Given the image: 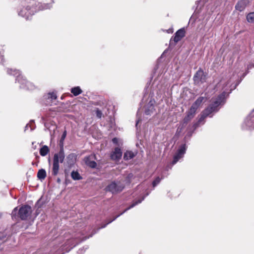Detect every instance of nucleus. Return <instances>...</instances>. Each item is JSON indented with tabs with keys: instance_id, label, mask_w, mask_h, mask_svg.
Segmentation results:
<instances>
[{
	"instance_id": "4c0bfd02",
	"label": "nucleus",
	"mask_w": 254,
	"mask_h": 254,
	"mask_svg": "<svg viewBox=\"0 0 254 254\" xmlns=\"http://www.w3.org/2000/svg\"><path fill=\"white\" fill-rule=\"evenodd\" d=\"M132 175L131 174H129L128 176V178H131L132 177Z\"/></svg>"
},
{
	"instance_id": "a19ab883",
	"label": "nucleus",
	"mask_w": 254,
	"mask_h": 254,
	"mask_svg": "<svg viewBox=\"0 0 254 254\" xmlns=\"http://www.w3.org/2000/svg\"><path fill=\"white\" fill-rule=\"evenodd\" d=\"M137 117H138V116H139V112H138H138L137 113Z\"/></svg>"
},
{
	"instance_id": "9b49d317",
	"label": "nucleus",
	"mask_w": 254,
	"mask_h": 254,
	"mask_svg": "<svg viewBox=\"0 0 254 254\" xmlns=\"http://www.w3.org/2000/svg\"><path fill=\"white\" fill-rule=\"evenodd\" d=\"M249 0H240L235 6L236 10L240 12L243 11L249 4Z\"/></svg>"
},
{
	"instance_id": "39448f33",
	"label": "nucleus",
	"mask_w": 254,
	"mask_h": 254,
	"mask_svg": "<svg viewBox=\"0 0 254 254\" xmlns=\"http://www.w3.org/2000/svg\"><path fill=\"white\" fill-rule=\"evenodd\" d=\"M155 101L152 97H149L144 106V113L146 115H151L154 113Z\"/></svg>"
},
{
	"instance_id": "72a5a7b5",
	"label": "nucleus",
	"mask_w": 254,
	"mask_h": 254,
	"mask_svg": "<svg viewBox=\"0 0 254 254\" xmlns=\"http://www.w3.org/2000/svg\"><path fill=\"white\" fill-rule=\"evenodd\" d=\"M113 220V219L112 220H111L109 221V222H108L106 224H105V225H104V226H102V227H101V228H104V227H106V226L107 224H109V223H111L112 221H113L114 220ZM99 229H101V227H99Z\"/></svg>"
},
{
	"instance_id": "bb28decb",
	"label": "nucleus",
	"mask_w": 254,
	"mask_h": 254,
	"mask_svg": "<svg viewBox=\"0 0 254 254\" xmlns=\"http://www.w3.org/2000/svg\"><path fill=\"white\" fill-rule=\"evenodd\" d=\"M162 179V178H160V177H157L154 181L152 182V186L153 187H155L158 184H159L161 180Z\"/></svg>"
},
{
	"instance_id": "4be33fe9",
	"label": "nucleus",
	"mask_w": 254,
	"mask_h": 254,
	"mask_svg": "<svg viewBox=\"0 0 254 254\" xmlns=\"http://www.w3.org/2000/svg\"><path fill=\"white\" fill-rule=\"evenodd\" d=\"M46 177V172L44 169H41L37 173V177L40 180L44 179Z\"/></svg>"
},
{
	"instance_id": "b1692460",
	"label": "nucleus",
	"mask_w": 254,
	"mask_h": 254,
	"mask_svg": "<svg viewBox=\"0 0 254 254\" xmlns=\"http://www.w3.org/2000/svg\"><path fill=\"white\" fill-rule=\"evenodd\" d=\"M71 177L74 180H79L81 179V177L77 171H72L71 173Z\"/></svg>"
},
{
	"instance_id": "c9c22d12",
	"label": "nucleus",
	"mask_w": 254,
	"mask_h": 254,
	"mask_svg": "<svg viewBox=\"0 0 254 254\" xmlns=\"http://www.w3.org/2000/svg\"><path fill=\"white\" fill-rule=\"evenodd\" d=\"M141 121V120L138 118V119L136 121V126L137 127L138 126V124H139V122Z\"/></svg>"
},
{
	"instance_id": "2f4dec72",
	"label": "nucleus",
	"mask_w": 254,
	"mask_h": 254,
	"mask_svg": "<svg viewBox=\"0 0 254 254\" xmlns=\"http://www.w3.org/2000/svg\"><path fill=\"white\" fill-rule=\"evenodd\" d=\"M66 131H64V133H63L62 134V137H61V140H64L66 136Z\"/></svg>"
},
{
	"instance_id": "f257e3e1",
	"label": "nucleus",
	"mask_w": 254,
	"mask_h": 254,
	"mask_svg": "<svg viewBox=\"0 0 254 254\" xmlns=\"http://www.w3.org/2000/svg\"><path fill=\"white\" fill-rule=\"evenodd\" d=\"M233 81L234 79L230 75H227L221 78L216 85L215 88L217 91H221L222 93L217 97L212 99L211 104L202 112L197 123L195 125V127L201 123L203 124L204 119L207 117H211L213 113L219 110V106L224 104L226 96L236 87V85H233Z\"/></svg>"
},
{
	"instance_id": "c85d7f7f",
	"label": "nucleus",
	"mask_w": 254,
	"mask_h": 254,
	"mask_svg": "<svg viewBox=\"0 0 254 254\" xmlns=\"http://www.w3.org/2000/svg\"><path fill=\"white\" fill-rule=\"evenodd\" d=\"M96 115L99 118H101V116H102V112L99 110H96Z\"/></svg>"
},
{
	"instance_id": "6e6552de",
	"label": "nucleus",
	"mask_w": 254,
	"mask_h": 254,
	"mask_svg": "<svg viewBox=\"0 0 254 254\" xmlns=\"http://www.w3.org/2000/svg\"><path fill=\"white\" fill-rule=\"evenodd\" d=\"M243 127L245 129L254 128V110L245 120Z\"/></svg>"
},
{
	"instance_id": "7ed1b4c3",
	"label": "nucleus",
	"mask_w": 254,
	"mask_h": 254,
	"mask_svg": "<svg viewBox=\"0 0 254 254\" xmlns=\"http://www.w3.org/2000/svg\"><path fill=\"white\" fill-rule=\"evenodd\" d=\"M65 155L64 149L62 148L60 151L54 154L53 158V163L52 167V174L53 176H57L59 171V163H62L64 159Z\"/></svg>"
},
{
	"instance_id": "ea45409f",
	"label": "nucleus",
	"mask_w": 254,
	"mask_h": 254,
	"mask_svg": "<svg viewBox=\"0 0 254 254\" xmlns=\"http://www.w3.org/2000/svg\"><path fill=\"white\" fill-rule=\"evenodd\" d=\"M45 127H46L47 128H48V127H47V124H45Z\"/></svg>"
},
{
	"instance_id": "0eeeda50",
	"label": "nucleus",
	"mask_w": 254,
	"mask_h": 254,
	"mask_svg": "<svg viewBox=\"0 0 254 254\" xmlns=\"http://www.w3.org/2000/svg\"><path fill=\"white\" fill-rule=\"evenodd\" d=\"M31 207L28 205H23L19 209L18 214L22 220H25L31 213Z\"/></svg>"
},
{
	"instance_id": "9d476101",
	"label": "nucleus",
	"mask_w": 254,
	"mask_h": 254,
	"mask_svg": "<svg viewBox=\"0 0 254 254\" xmlns=\"http://www.w3.org/2000/svg\"><path fill=\"white\" fill-rule=\"evenodd\" d=\"M186 144L182 145L179 148L177 153L175 155L172 162L173 164H176L180 159L182 158L186 152Z\"/></svg>"
},
{
	"instance_id": "58836bf2",
	"label": "nucleus",
	"mask_w": 254,
	"mask_h": 254,
	"mask_svg": "<svg viewBox=\"0 0 254 254\" xmlns=\"http://www.w3.org/2000/svg\"><path fill=\"white\" fill-rule=\"evenodd\" d=\"M41 254V252H40V251H38V252H36V253L35 254Z\"/></svg>"
},
{
	"instance_id": "f3484780",
	"label": "nucleus",
	"mask_w": 254,
	"mask_h": 254,
	"mask_svg": "<svg viewBox=\"0 0 254 254\" xmlns=\"http://www.w3.org/2000/svg\"><path fill=\"white\" fill-rule=\"evenodd\" d=\"M196 112L192 108H190L189 111L187 113V116L185 117L184 121L185 123H187L190 121L191 119H192Z\"/></svg>"
},
{
	"instance_id": "e433bc0d",
	"label": "nucleus",
	"mask_w": 254,
	"mask_h": 254,
	"mask_svg": "<svg viewBox=\"0 0 254 254\" xmlns=\"http://www.w3.org/2000/svg\"><path fill=\"white\" fill-rule=\"evenodd\" d=\"M253 67H254V64H250L249 66H248V68H252Z\"/></svg>"
},
{
	"instance_id": "f8f14e48",
	"label": "nucleus",
	"mask_w": 254,
	"mask_h": 254,
	"mask_svg": "<svg viewBox=\"0 0 254 254\" xmlns=\"http://www.w3.org/2000/svg\"><path fill=\"white\" fill-rule=\"evenodd\" d=\"M87 238H83L80 239V240H76L74 239H71L70 240H68L67 242H66V246L69 245V247H70L69 249L66 248L65 249V252H68L70 250V249H72L74 247H75L78 243L80 242L83 241L85 239H86Z\"/></svg>"
},
{
	"instance_id": "ddd939ff",
	"label": "nucleus",
	"mask_w": 254,
	"mask_h": 254,
	"mask_svg": "<svg viewBox=\"0 0 254 254\" xmlns=\"http://www.w3.org/2000/svg\"><path fill=\"white\" fill-rule=\"evenodd\" d=\"M95 158L94 155H91L84 159L85 164L89 167L95 168L96 167V163L93 160Z\"/></svg>"
},
{
	"instance_id": "423d86ee",
	"label": "nucleus",
	"mask_w": 254,
	"mask_h": 254,
	"mask_svg": "<svg viewBox=\"0 0 254 254\" xmlns=\"http://www.w3.org/2000/svg\"><path fill=\"white\" fill-rule=\"evenodd\" d=\"M124 188V185L120 182H112L106 188L107 191H111L113 193L121 191Z\"/></svg>"
},
{
	"instance_id": "f704fd0d",
	"label": "nucleus",
	"mask_w": 254,
	"mask_h": 254,
	"mask_svg": "<svg viewBox=\"0 0 254 254\" xmlns=\"http://www.w3.org/2000/svg\"><path fill=\"white\" fill-rule=\"evenodd\" d=\"M29 126L31 128V130H32L33 129V128L31 126V125H29V124H27L26 127H25V129H28Z\"/></svg>"
},
{
	"instance_id": "473e14b6",
	"label": "nucleus",
	"mask_w": 254,
	"mask_h": 254,
	"mask_svg": "<svg viewBox=\"0 0 254 254\" xmlns=\"http://www.w3.org/2000/svg\"><path fill=\"white\" fill-rule=\"evenodd\" d=\"M118 138H114L113 139H112V141L115 144H117L118 143Z\"/></svg>"
},
{
	"instance_id": "393cba45",
	"label": "nucleus",
	"mask_w": 254,
	"mask_h": 254,
	"mask_svg": "<svg viewBox=\"0 0 254 254\" xmlns=\"http://www.w3.org/2000/svg\"><path fill=\"white\" fill-rule=\"evenodd\" d=\"M206 100V99L203 97H199L195 102V103L197 106L199 107L201 104Z\"/></svg>"
},
{
	"instance_id": "412c9836",
	"label": "nucleus",
	"mask_w": 254,
	"mask_h": 254,
	"mask_svg": "<svg viewBox=\"0 0 254 254\" xmlns=\"http://www.w3.org/2000/svg\"><path fill=\"white\" fill-rule=\"evenodd\" d=\"M50 151L47 145H44L40 150V154L42 156H46Z\"/></svg>"
},
{
	"instance_id": "c756f323",
	"label": "nucleus",
	"mask_w": 254,
	"mask_h": 254,
	"mask_svg": "<svg viewBox=\"0 0 254 254\" xmlns=\"http://www.w3.org/2000/svg\"><path fill=\"white\" fill-rule=\"evenodd\" d=\"M17 211V207H15L13 210V211L12 212V213H11L12 217H13L16 214Z\"/></svg>"
},
{
	"instance_id": "20e7f679",
	"label": "nucleus",
	"mask_w": 254,
	"mask_h": 254,
	"mask_svg": "<svg viewBox=\"0 0 254 254\" xmlns=\"http://www.w3.org/2000/svg\"><path fill=\"white\" fill-rule=\"evenodd\" d=\"M35 3L34 0H31L27 2L28 5L25 3H23L22 8L18 11V15L28 19L30 16L36 12V9L34 7Z\"/></svg>"
},
{
	"instance_id": "a211bd4d",
	"label": "nucleus",
	"mask_w": 254,
	"mask_h": 254,
	"mask_svg": "<svg viewBox=\"0 0 254 254\" xmlns=\"http://www.w3.org/2000/svg\"><path fill=\"white\" fill-rule=\"evenodd\" d=\"M76 160V157L74 154H70L68 155L67 157V162L68 164L71 166H72L74 163H75Z\"/></svg>"
},
{
	"instance_id": "1a4fd4ad",
	"label": "nucleus",
	"mask_w": 254,
	"mask_h": 254,
	"mask_svg": "<svg viewBox=\"0 0 254 254\" xmlns=\"http://www.w3.org/2000/svg\"><path fill=\"white\" fill-rule=\"evenodd\" d=\"M193 80L195 84L199 85L206 80V76L203 70L199 69L195 74L193 77Z\"/></svg>"
},
{
	"instance_id": "7c9ffc66",
	"label": "nucleus",
	"mask_w": 254,
	"mask_h": 254,
	"mask_svg": "<svg viewBox=\"0 0 254 254\" xmlns=\"http://www.w3.org/2000/svg\"><path fill=\"white\" fill-rule=\"evenodd\" d=\"M51 3H47L46 4H45V5L44 6V7H43L42 8H41V9H48V8H50V7H51V5H50Z\"/></svg>"
},
{
	"instance_id": "aec40b11",
	"label": "nucleus",
	"mask_w": 254,
	"mask_h": 254,
	"mask_svg": "<svg viewBox=\"0 0 254 254\" xmlns=\"http://www.w3.org/2000/svg\"><path fill=\"white\" fill-rule=\"evenodd\" d=\"M70 92L75 96H78V95L81 94L82 92V91L79 86H76V87L72 88L70 90Z\"/></svg>"
},
{
	"instance_id": "79ce46f5",
	"label": "nucleus",
	"mask_w": 254,
	"mask_h": 254,
	"mask_svg": "<svg viewBox=\"0 0 254 254\" xmlns=\"http://www.w3.org/2000/svg\"><path fill=\"white\" fill-rule=\"evenodd\" d=\"M51 3H53L54 2V0H51Z\"/></svg>"
},
{
	"instance_id": "a878e982",
	"label": "nucleus",
	"mask_w": 254,
	"mask_h": 254,
	"mask_svg": "<svg viewBox=\"0 0 254 254\" xmlns=\"http://www.w3.org/2000/svg\"><path fill=\"white\" fill-rule=\"evenodd\" d=\"M48 99H51V101H53V100H55L57 98V96L56 94L54 92L52 93H49L47 95Z\"/></svg>"
},
{
	"instance_id": "2eb2a0df",
	"label": "nucleus",
	"mask_w": 254,
	"mask_h": 254,
	"mask_svg": "<svg viewBox=\"0 0 254 254\" xmlns=\"http://www.w3.org/2000/svg\"><path fill=\"white\" fill-rule=\"evenodd\" d=\"M185 31L184 29L182 28L178 30L175 33V35L173 38L174 41L175 43H177L180 41L182 38L185 36Z\"/></svg>"
},
{
	"instance_id": "dca6fc26",
	"label": "nucleus",
	"mask_w": 254,
	"mask_h": 254,
	"mask_svg": "<svg viewBox=\"0 0 254 254\" xmlns=\"http://www.w3.org/2000/svg\"><path fill=\"white\" fill-rule=\"evenodd\" d=\"M145 196H143L142 197L141 199H138L137 201H134L132 203V204L129 206L128 207V208H127V209H126L123 212H122L121 214L118 215L117 216H116L114 218L113 220H115L116 219H117L118 217H119L120 215H122L123 214H124L125 212H126L128 210L130 209V208L133 207L134 206H135L136 205L141 203L142 202V201H143L145 198Z\"/></svg>"
},
{
	"instance_id": "4468645a",
	"label": "nucleus",
	"mask_w": 254,
	"mask_h": 254,
	"mask_svg": "<svg viewBox=\"0 0 254 254\" xmlns=\"http://www.w3.org/2000/svg\"><path fill=\"white\" fill-rule=\"evenodd\" d=\"M122 156V152L120 148L117 147L111 154V158L113 160L118 161Z\"/></svg>"
},
{
	"instance_id": "5701e85b",
	"label": "nucleus",
	"mask_w": 254,
	"mask_h": 254,
	"mask_svg": "<svg viewBox=\"0 0 254 254\" xmlns=\"http://www.w3.org/2000/svg\"><path fill=\"white\" fill-rule=\"evenodd\" d=\"M246 18L249 23H254V12L248 13L247 15Z\"/></svg>"
},
{
	"instance_id": "f03ea898",
	"label": "nucleus",
	"mask_w": 254,
	"mask_h": 254,
	"mask_svg": "<svg viewBox=\"0 0 254 254\" xmlns=\"http://www.w3.org/2000/svg\"><path fill=\"white\" fill-rule=\"evenodd\" d=\"M7 72L8 74L13 75L16 77V81L20 83V88L28 90H33L35 88V86L33 84L27 81L26 79L23 78L19 70L10 68L7 69Z\"/></svg>"
},
{
	"instance_id": "cd10ccee",
	"label": "nucleus",
	"mask_w": 254,
	"mask_h": 254,
	"mask_svg": "<svg viewBox=\"0 0 254 254\" xmlns=\"http://www.w3.org/2000/svg\"><path fill=\"white\" fill-rule=\"evenodd\" d=\"M190 108L193 109L196 112L199 107L197 106L195 103H193Z\"/></svg>"
},
{
	"instance_id": "6ab92c4d",
	"label": "nucleus",
	"mask_w": 254,
	"mask_h": 254,
	"mask_svg": "<svg viewBox=\"0 0 254 254\" xmlns=\"http://www.w3.org/2000/svg\"><path fill=\"white\" fill-rule=\"evenodd\" d=\"M135 155V153L131 151H126L124 156V158L126 160H128L133 158Z\"/></svg>"
}]
</instances>
